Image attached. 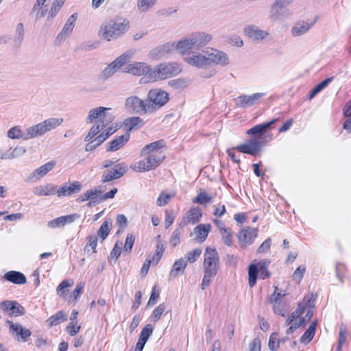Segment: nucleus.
I'll return each instance as SVG.
<instances>
[{
	"label": "nucleus",
	"instance_id": "obj_6",
	"mask_svg": "<svg viewBox=\"0 0 351 351\" xmlns=\"http://www.w3.org/2000/svg\"><path fill=\"white\" fill-rule=\"evenodd\" d=\"M204 256V273L215 276L219 266V255L217 250L207 247Z\"/></svg>",
	"mask_w": 351,
	"mask_h": 351
},
{
	"label": "nucleus",
	"instance_id": "obj_25",
	"mask_svg": "<svg viewBox=\"0 0 351 351\" xmlns=\"http://www.w3.org/2000/svg\"><path fill=\"white\" fill-rule=\"evenodd\" d=\"M174 50L177 51V43H167L152 50L151 54L154 57H161Z\"/></svg>",
	"mask_w": 351,
	"mask_h": 351
},
{
	"label": "nucleus",
	"instance_id": "obj_42",
	"mask_svg": "<svg viewBox=\"0 0 351 351\" xmlns=\"http://www.w3.org/2000/svg\"><path fill=\"white\" fill-rule=\"evenodd\" d=\"M157 0H138L137 8L141 12H147L156 4Z\"/></svg>",
	"mask_w": 351,
	"mask_h": 351
},
{
	"label": "nucleus",
	"instance_id": "obj_57",
	"mask_svg": "<svg viewBox=\"0 0 351 351\" xmlns=\"http://www.w3.org/2000/svg\"><path fill=\"white\" fill-rule=\"evenodd\" d=\"M212 197L209 196L205 192H200L197 196L193 199V203H197L200 204H206L211 202Z\"/></svg>",
	"mask_w": 351,
	"mask_h": 351
},
{
	"label": "nucleus",
	"instance_id": "obj_44",
	"mask_svg": "<svg viewBox=\"0 0 351 351\" xmlns=\"http://www.w3.org/2000/svg\"><path fill=\"white\" fill-rule=\"evenodd\" d=\"M168 85L175 90H182L188 86V82L185 79L178 78L169 80Z\"/></svg>",
	"mask_w": 351,
	"mask_h": 351
},
{
	"label": "nucleus",
	"instance_id": "obj_62",
	"mask_svg": "<svg viewBox=\"0 0 351 351\" xmlns=\"http://www.w3.org/2000/svg\"><path fill=\"white\" fill-rule=\"evenodd\" d=\"M135 237L133 234H128L123 250L125 252L130 253L132 249L133 245L134 243Z\"/></svg>",
	"mask_w": 351,
	"mask_h": 351
},
{
	"label": "nucleus",
	"instance_id": "obj_30",
	"mask_svg": "<svg viewBox=\"0 0 351 351\" xmlns=\"http://www.w3.org/2000/svg\"><path fill=\"white\" fill-rule=\"evenodd\" d=\"M144 125L143 120L138 117H129L123 121V125L129 133L133 130L141 128Z\"/></svg>",
	"mask_w": 351,
	"mask_h": 351
},
{
	"label": "nucleus",
	"instance_id": "obj_35",
	"mask_svg": "<svg viewBox=\"0 0 351 351\" xmlns=\"http://www.w3.org/2000/svg\"><path fill=\"white\" fill-rule=\"evenodd\" d=\"M210 228V224L201 223L194 228V232L197 234V238L202 242L207 238Z\"/></svg>",
	"mask_w": 351,
	"mask_h": 351
},
{
	"label": "nucleus",
	"instance_id": "obj_33",
	"mask_svg": "<svg viewBox=\"0 0 351 351\" xmlns=\"http://www.w3.org/2000/svg\"><path fill=\"white\" fill-rule=\"evenodd\" d=\"M56 162L55 161L48 162L40 167L37 168L33 173L32 177L36 178H41L45 176L48 172L53 169Z\"/></svg>",
	"mask_w": 351,
	"mask_h": 351
},
{
	"label": "nucleus",
	"instance_id": "obj_54",
	"mask_svg": "<svg viewBox=\"0 0 351 351\" xmlns=\"http://www.w3.org/2000/svg\"><path fill=\"white\" fill-rule=\"evenodd\" d=\"M117 71V69L113 66L112 63H110L107 66L101 73L100 77L102 80H107L111 77Z\"/></svg>",
	"mask_w": 351,
	"mask_h": 351
},
{
	"label": "nucleus",
	"instance_id": "obj_63",
	"mask_svg": "<svg viewBox=\"0 0 351 351\" xmlns=\"http://www.w3.org/2000/svg\"><path fill=\"white\" fill-rule=\"evenodd\" d=\"M103 113V115L104 117H106V124H110V123H112L114 118H115V116L112 112V109L111 108H106L105 107V110H104V112Z\"/></svg>",
	"mask_w": 351,
	"mask_h": 351
},
{
	"label": "nucleus",
	"instance_id": "obj_36",
	"mask_svg": "<svg viewBox=\"0 0 351 351\" xmlns=\"http://www.w3.org/2000/svg\"><path fill=\"white\" fill-rule=\"evenodd\" d=\"M66 320V315L64 313L63 311H60L47 319L46 322L49 326L51 327L57 326Z\"/></svg>",
	"mask_w": 351,
	"mask_h": 351
},
{
	"label": "nucleus",
	"instance_id": "obj_40",
	"mask_svg": "<svg viewBox=\"0 0 351 351\" xmlns=\"http://www.w3.org/2000/svg\"><path fill=\"white\" fill-rule=\"evenodd\" d=\"M112 227V221L110 219H106L101 225L97 235L99 239L103 241L108 236L110 228Z\"/></svg>",
	"mask_w": 351,
	"mask_h": 351
},
{
	"label": "nucleus",
	"instance_id": "obj_28",
	"mask_svg": "<svg viewBox=\"0 0 351 351\" xmlns=\"http://www.w3.org/2000/svg\"><path fill=\"white\" fill-rule=\"evenodd\" d=\"M4 278L16 285H24L27 282L25 276L20 271H10L5 274Z\"/></svg>",
	"mask_w": 351,
	"mask_h": 351
},
{
	"label": "nucleus",
	"instance_id": "obj_27",
	"mask_svg": "<svg viewBox=\"0 0 351 351\" xmlns=\"http://www.w3.org/2000/svg\"><path fill=\"white\" fill-rule=\"evenodd\" d=\"M130 134L125 133L120 136H118L109 143V147L107 148V152H114L119 149L123 147L130 139Z\"/></svg>",
	"mask_w": 351,
	"mask_h": 351
},
{
	"label": "nucleus",
	"instance_id": "obj_43",
	"mask_svg": "<svg viewBox=\"0 0 351 351\" xmlns=\"http://www.w3.org/2000/svg\"><path fill=\"white\" fill-rule=\"evenodd\" d=\"M73 285V282H70L68 280H64L56 289V291L58 295L60 297H62L64 299H66V293L68 292L66 290V288H69Z\"/></svg>",
	"mask_w": 351,
	"mask_h": 351
},
{
	"label": "nucleus",
	"instance_id": "obj_26",
	"mask_svg": "<svg viewBox=\"0 0 351 351\" xmlns=\"http://www.w3.org/2000/svg\"><path fill=\"white\" fill-rule=\"evenodd\" d=\"M202 217V213L198 207H192L186 213L183 218V223H191L195 224L199 221Z\"/></svg>",
	"mask_w": 351,
	"mask_h": 351
},
{
	"label": "nucleus",
	"instance_id": "obj_45",
	"mask_svg": "<svg viewBox=\"0 0 351 351\" xmlns=\"http://www.w3.org/2000/svg\"><path fill=\"white\" fill-rule=\"evenodd\" d=\"M84 285L82 283H79L75 287V289L72 292L71 295L70 296V298H66V300H68V302L75 304L81 294L82 293L83 289H84Z\"/></svg>",
	"mask_w": 351,
	"mask_h": 351
},
{
	"label": "nucleus",
	"instance_id": "obj_1",
	"mask_svg": "<svg viewBox=\"0 0 351 351\" xmlns=\"http://www.w3.org/2000/svg\"><path fill=\"white\" fill-rule=\"evenodd\" d=\"M64 121L62 118H49L36 125L27 128L25 131L15 126L8 132V136L12 139L28 140L41 136L60 126Z\"/></svg>",
	"mask_w": 351,
	"mask_h": 351
},
{
	"label": "nucleus",
	"instance_id": "obj_58",
	"mask_svg": "<svg viewBox=\"0 0 351 351\" xmlns=\"http://www.w3.org/2000/svg\"><path fill=\"white\" fill-rule=\"evenodd\" d=\"M306 271V267L304 265H300L293 272L292 278L293 280H296L300 282L303 278L304 274Z\"/></svg>",
	"mask_w": 351,
	"mask_h": 351
},
{
	"label": "nucleus",
	"instance_id": "obj_19",
	"mask_svg": "<svg viewBox=\"0 0 351 351\" xmlns=\"http://www.w3.org/2000/svg\"><path fill=\"white\" fill-rule=\"evenodd\" d=\"M184 60L189 64L199 69H204L209 66L208 56L202 55L199 53L186 57Z\"/></svg>",
	"mask_w": 351,
	"mask_h": 351
},
{
	"label": "nucleus",
	"instance_id": "obj_31",
	"mask_svg": "<svg viewBox=\"0 0 351 351\" xmlns=\"http://www.w3.org/2000/svg\"><path fill=\"white\" fill-rule=\"evenodd\" d=\"M177 51L181 54L194 52L192 43L190 41L189 35L177 42Z\"/></svg>",
	"mask_w": 351,
	"mask_h": 351
},
{
	"label": "nucleus",
	"instance_id": "obj_53",
	"mask_svg": "<svg viewBox=\"0 0 351 351\" xmlns=\"http://www.w3.org/2000/svg\"><path fill=\"white\" fill-rule=\"evenodd\" d=\"M280 346V341L278 339V334L277 332H273L269 340L268 346L271 350H276Z\"/></svg>",
	"mask_w": 351,
	"mask_h": 351
},
{
	"label": "nucleus",
	"instance_id": "obj_37",
	"mask_svg": "<svg viewBox=\"0 0 351 351\" xmlns=\"http://www.w3.org/2000/svg\"><path fill=\"white\" fill-rule=\"evenodd\" d=\"M317 327V321H313L300 338V342L308 343L313 338Z\"/></svg>",
	"mask_w": 351,
	"mask_h": 351
},
{
	"label": "nucleus",
	"instance_id": "obj_52",
	"mask_svg": "<svg viewBox=\"0 0 351 351\" xmlns=\"http://www.w3.org/2000/svg\"><path fill=\"white\" fill-rule=\"evenodd\" d=\"M26 152V149L24 147L17 146L14 149H8L9 158L13 159L23 156Z\"/></svg>",
	"mask_w": 351,
	"mask_h": 351
},
{
	"label": "nucleus",
	"instance_id": "obj_24",
	"mask_svg": "<svg viewBox=\"0 0 351 351\" xmlns=\"http://www.w3.org/2000/svg\"><path fill=\"white\" fill-rule=\"evenodd\" d=\"M76 217V214L61 216L49 221L48 226L51 228L64 226L65 224L73 222Z\"/></svg>",
	"mask_w": 351,
	"mask_h": 351
},
{
	"label": "nucleus",
	"instance_id": "obj_22",
	"mask_svg": "<svg viewBox=\"0 0 351 351\" xmlns=\"http://www.w3.org/2000/svg\"><path fill=\"white\" fill-rule=\"evenodd\" d=\"M76 19L77 14H73L71 16H69L66 23L64 24L62 31L57 36V40H64L66 37L69 36V34L72 32L74 28L75 22L76 21Z\"/></svg>",
	"mask_w": 351,
	"mask_h": 351
},
{
	"label": "nucleus",
	"instance_id": "obj_16",
	"mask_svg": "<svg viewBox=\"0 0 351 351\" xmlns=\"http://www.w3.org/2000/svg\"><path fill=\"white\" fill-rule=\"evenodd\" d=\"M128 171V167L123 163H119L106 173L103 174L101 178L102 182H108L113 180H116L122 177Z\"/></svg>",
	"mask_w": 351,
	"mask_h": 351
},
{
	"label": "nucleus",
	"instance_id": "obj_8",
	"mask_svg": "<svg viewBox=\"0 0 351 351\" xmlns=\"http://www.w3.org/2000/svg\"><path fill=\"white\" fill-rule=\"evenodd\" d=\"M125 108L127 111L134 114L150 113V106L147 105L145 99H141L138 97L132 95L126 98Z\"/></svg>",
	"mask_w": 351,
	"mask_h": 351
},
{
	"label": "nucleus",
	"instance_id": "obj_12",
	"mask_svg": "<svg viewBox=\"0 0 351 351\" xmlns=\"http://www.w3.org/2000/svg\"><path fill=\"white\" fill-rule=\"evenodd\" d=\"M189 37L190 41L192 43L194 51L201 50L212 40V36L204 32H196L192 33L191 34H189Z\"/></svg>",
	"mask_w": 351,
	"mask_h": 351
},
{
	"label": "nucleus",
	"instance_id": "obj_56",
	"mask_svg": "<svg viewBox=\"0 0 351 351\" xmlns=\"http://www.w3.org/2000/svg\"><path fill=\"white\" fill-rule=\"evenodd\" d=\"M174 196L175 193L165 194L164 192H162L156 200V204L158 206H163L166 205L169 201Z\"/></svg>",
	"mask_w": 351,
	"mask_h": 351
},
{
	"label": "nucleus",
	"instance_id": "obj_14",
	"mask_svg": "<svg viewBox=\"0 0 351 351\" xmlns=\"http://www.w3.org/2000/svg\"><path fill=\"white\" fill-rule=\"evenodd\" d=\"M258 236V229L247 227L241 230L238 236L239 241L242 248H245L251 245Z\"/></svg>",
	"mask_w": 351,
	"mask_h": 351
},
{
	"label": "nucleus",
	"instance_id": "obj_49",
	"mask_svg": "<svg viewBox=\"0 0 351 351\" xmlns=\"http://www.w3.org/2000/svg\"><path fill=\"white\" fill-rule=\"evenodd\" d=\"M202 254V250L200 248H195L191 251L187 252L186 258L187 262L190 263H195Z\"/></svg>",
	"mask_w": 351,
	"mask_h": 351
},
{
	"label": "nucleus",
	"instance_id": "obj_47",
	"mask_svg": "<svg viewBox=\"0 0 351 351\" xmlns=\"http://www.w3.org/2000/svg\"><path fill=\"white\" fill-rule=\"evenodd\" d=\"M154 328L152 324H147L141 330L138 340L147 342L153 332Z\"/></svg>",
	"mask_w": 351,
	"mask_h": 351
},
{
	"label": "nucleus",
	"instance_id": "obj_2",
	"mask_svg": "<svg viewBox=\"0 0 351 351\" xmlns=\"http://www.w3.org/2000/svg\"><path fill=\"white\" fill-rule=\"evenodd\" d=\"M130 27L126 19H110L102 23L98 31L100 38L106 41L114 40L121 37Z\"/></svg>",
	"mask_w": 351,
	"mask_h": 351
},
{
	"label": "nucleus",
	"instance_id": "obj_9",
	"mask_svg": "<svg viewBox=\"0 0 351 351\" xmlns=\"http://www.w3.org/2000/svg\"><path fill=\"white\" fill-rule=\"evenodd\" d=\"M264 138L263 136L252 138L245 143L237 145L234 149L243 154L256 156L261 153L264 146Z\"/></svg>",
	"mask_w": 351,
	"mask_h": 351
},
{
	"label": "nucleus",
	"instance_id": "obj_34",
	"mask_svg": "<svg viewBox=\"0 0 351 351\" xmlns=\"http://www.w3.org/2000/svg\"><path fill=\"white\" fill-rule=\"evenodd\" d=\"M187 265V261H185L183 258H179L176 261L173 263V268L169 273L170 278H175L179 275V274H182Z\"/></svg>",
	"mask_w": 351,
	"mask_h": 351
},
{
	"label": "nucleus",
	"instance_id": "obj_23",
	"mask_svg": "<svg viewBox=\"0 0 351 351\" xmlns=\"http://www.w3.org/2000/svg\"><path fill=\"white\" fill-rule=\"evenodd\" d=\"M81 189V184L79 182H74L69 186L64 185L58 189V196L59 197L70 196L73 194L80 192Z\"/></svg>",
	"mask_w": 351,
	"mask_h": 351
},
{
	"label": "nucleus",
	"instance_id": "obj_38",
	"mask_svg": "<svg viewBox=\"0 0 351 351\" xmlns=\"http://www.w3.org/2000/svg\"><path fill=\"white\" fill-rule=\"evenodd\" d=\"M134 52L128 51L116 58L112 63L113 66L117 69H120L123 65L126 64L132 57Z\"/></svg>",
	"mask_w": 351,
	"mask_h": 351
},
{
	"label": "nucleus",
	"instance_id": "obj_41",
	"mask_svg": "<svg viewBox=\"0 0 351 351\" xmlns=\"http://www.w3.org/2000/svg\"><path fill=\"white\" fill-rule=\"evenodd\" d=\"M104 110L105 107L101 106L90 110L88 115L86 119V123H90L95 120H99L101 117V113L104 112Z\"/></svg>",
	"mask_w": 351,
	"mask_h": 351
},
{
	"label": "nucleus",
	"instance_id": "obj_5",
	"mask_svg": "<svg viewBox=\"0 0 351 351\" xmlns=\"http://www.w3.org/2000/svg\"><path fill=\"white\" fill-rule=\"evenodd\" d=\"M144 158L136 162L134 169L138 172L149 171L158 167L165 158L164 154H146Z\"/></svg>",
	"mask_w": 351,
	"mask_h": 351
},
{
	"label": "nucleus",
	"instance_id": "obj_59",
	"mask_svg": "<svg viewBox=\"0 0 351 351\" xmlns=\"http://www.w3.org/2000/svg\"><path fill=\"white\" fill-rule=\"evenodd\" d=\"M103 130L102 128H101L98 125H94L90 129L88 134L85 136L84 141H90L92 138H93L95 136H97L100 131Z\"/></svg>",
	"mask_w": 351,
	"mask_h": 351
},
{
	"label": "nucleus",
	"instance_id": "obj_29",
	"mask_svg": "<svg viewBox=\"0 0 351 351\" xmlns=\"http://www.w3.org/2000/svg\"><path fill=\"white\" fill-rule=\"evenodd\" d=\"M58 192L57 186L52 184H47L34 189V193L38 196H48L55 194L58 195Z\"/></svg>",
	"mask_w": 351,
	"mask_h": 351
},
{
	"label": "nucleus",
	"instance_id": "obj_55",
	"mask_svg": "<svg viewBox=\"0 0 351 351\" xmlns=\"http://www.w3.org/2000/svg\"><path fill=\"white\" fill-rule=\"evenodd\" d=\"M182 231L180 228H176L173 230L171 237L170 239L169 243L170 245L175 247L180 243V237H181Z\"/></svg>",
	"mask_w": 351,
	"mask_h": 351
},
{
	"label": "nucleus",
	"instance_id": "obj_60",
	"mask_svg": "<svg viewBox=\"0 0 351 351\" xmlns=\"http://www.w3.org/2000/svg\"><path fill=\"white\" fill-rule=\"evenodd\" d=\"M24 36V27L23 23H19L16 29V36L14 42L18 44H21Z\"/></svg>",
	"mask_w": 351,
	"mask_h": 351
},
{
	"label": "nucleus",
	"instance_id": "obj_20",
	"mask_svg": "<svg viewBox=\"0 0 351 351\" xmlns=\"http://www.w3.org/2000/svg\"><path fill=\"white\" fill-rule=\"evenodd\" d=\"M315 22L300 21L295 23L291 29V34L293 37H298L309 31L314 25Z\"/></svg>",
	"mask_w": 351,
	"mask_h": 351
},
{
	"label": "nucleus",
	"instance_id": "obj_32",
	"mask_svg": "<svg viewBox=\"0 0 351 351\" xmlns=\"http://www.w3.org/2000/svg\"><path fill=\"white\" fill-rule=\"evenodd\" d=\"M276 119H273L271 121L263 123L262 124L256 125L247 131L248 135H261L265 133L275 122Z\"/></svg>",
	"mask_w": 351,
	"mask_h": 351
},
{
	"label": "nucleus",
	"instance_id": "obj_10",
	"mask_svg": "<svg viewBox=\"0 0 351 351\" xmlns=\"http://www.w3.org/2000/svg\"><path fill=\"white\" fill-rule=\"evenodd\" d=\"M7 324L9 325V332L13 337V338L22 342H27L29 339L32 332L23 327L19 323H13L11 321H7Z\"/></svg>",
	"mask_w": 351,
	"mask_h": 351
},
{
	"label": "nucleus",
	"instance_id": "obj_18",
	"mask_svg": "<svg viewBox=\"0 0 351 351\" xmlns=\"http://www.w3.org/2000/svg\"><path fill=\"white\" fill-rule=\"evenodd\" d=\"M243 32L245 36L254 41L262 40L268 35L267 32L261 29L254 25L245 26Z\"/></svg>",
	"mask_w": 351,
	"mask_h": 351
},
{
	"label": "nucleus",
	"instance_id": "obj_39",
	"mask_svg": "<svg viewBox=\"0 0 351 351\" xmlns=\"http://www.w3.org/2000/svg\"><path fill=\"white\" fill-rule=\"evenodd\" d=\"M134 52L128 51L116 58L112 63L113 66L117 69H120L123 65L126 64L132 57Z\"/></svg>",
	"mask_w": 351,
	"mask_h": 351
},
{
	"label": "nucleus",
	"instance_id": "obj_48",
	"mask_svg": "<svg viewBox=\"0 0 351 351\" xmlns=\"http://www.w3.org/2000/svg\"><path fill=\"white\" fill-rule=\"evenodd\" d=\"M293 0H276L271 6V12H278L281 9L290 4Z\"/></svg>",
	"mask_w": 351,
	"mask_h": 351
},
{
	"label": "nucleus",
	"instance_id": "obj_61",
	"mask_svg": "<svg viewBox=\"0 0 351 351\" xmlns=\"http://www.w3.org/2000/svg\"><path fill=\"white\" fill-rule=\"evenodd\" d=\"M88 243L85 247V251L88 252L90 250L89 247L93 250L94 253L96 252V247L97 244V238L95 236L90 235L87 237Z\"/></svg>",
	"mask_w": 351,
	"mask_h": 351
},
{
	"label": "nucleus",
	"instance_id": "obj_15",
	"mask_svg": "<svg viewBox=\"0 0 351 351\" xmlns=\"http://www.w3.org/2000/svg\"><path fill=\"white\" fill-rule=\"evenodd\" d=\"M208 56L209 66L213 63L216 64H221L223 66L229 64V59L227 54L223 51L210 49L206 51Z\"/></svg>",
	"mask_w": 351,
	"mask_h": 351
},
{
	"label": "nucleus",
	"instance_id": "obj_7",
	"mask_svg": "<svg viewBox=\"0 0 351 351\" xmlns=\"http://www.w3.org/2000/svg\"><path fill=\"white\" fill-rule=\"evenodd\" d=\"M146 100L147 105L150 106V113H152L168 102L169 95L160 89H152L149 91Z\"/></svg>",
	"mask_w": 351,
	"mask_h": 351
},
{
	"label": "nucleus",
	"instance_id": "obj_11",
	"mask_svg": "<svg viewBox=\"0 0 351 351\" xmlns=\"http://www.w3.org/2000/svg\"><path fill=\"white\" fill-rule=\"evenodd\" d=\"M152 68L143 62H135L128 64L124 69V72L131 73L134 75H143L148 82H151L149 74H151Z\"/></svg>",
	"mask_w": 351,
	"mask_h": 351
},
{
	"label": "nucleus",
	"instance_id": "obj_51",
	"mask_svg": "<svg viewBox=\"0 0 351 351\" xmlns=\"http://www.w3.org/2000/svg\"><path fill=\"white\" fill-rule=\"evenodd\" d=\"M166 306L164 303L160 304L153 311L152 315L151 316L152 320L154 322H158L160 317L162 314L165 311Z\"/></svg>",
	"mask_w": 351,
	"mask_h": 351
},
{
	"label": "nucleus",
	"instance_id": "obj_64",
	"mask_svg": "<svg viewBox=\"0 0 351 351\" xmlns=\"http://www.w3.org/2000/svg\"><path fill=\"white\" fill-rule=\"evenodd\" d=\"M250 351H261V343L259 338H255L249 345Z\"/></svg>",
	"mask_w": 351,
	"mask_h": 351
},
{
	"label": "nucleus",
	"instance_id": "obj_13",
	"mask_svg": "<svg viewBox=\"0 0 351 351\" xmlns=\"http://www.w3.org/2000/svg\"><path fill=\"white\" fill-rule=\"evenodd\" d=\"M0 307L3 311L14 317L21 316L25 313L24 307L16 301H3L0 303Z\"/></svg>",
	"mask_w": 351,
	"mask_h": 351
},
{
	"label": "nucleus",
	"instance_id": "obj_21",
	"mask_svg": "<svg viewBox=\"0 0 351 351\" xmlns=\"http://www.w3.org/2000/svg\"><path fill=\"white\" fill-rule=\"evenodd\" d=\"M165 146L164 140L160 139L146 145L141 150V156H145L146 154H164L160 149Z\"/></svg>",
	"mask_w": 351,
	"mask_h": 351
},
{
	"label": "nucleus",
	"instance_id": "obj_4",
	"mask_svg": "<svg viewBox=\"0 0 351 351\" xmlns=\"http://www.w3.org/2000/svg\"><path fill=\"white\" fill-rule=\"evenodd\" d=\"M270 261L263 259L257 264H250L248 267V284L250 287H254L256 284L258 274L260 273V278L266 279L270 277L271 274L267 270Z\"/></svg>",
	"mask_w": 351,
	"mask_h": 351
},
{
	"label": "nucleus",
	"instance_id": "obj_17",
	"mask_svg": "<svg viewBox=\"0 0 351 351\" xmlns=\"http://www.w3.org/2000/svg\"><path fill=\"white\" fill-rule=\"evenodd\" d=\"M264 95L265 93H256L251 95H242L236 99V105L243 108L250 107L254 105Z\"/></svg>",
	"mask_w": 351,
	"mask_h": 351
},
{
	"label": "nucleus",
	"instance_id": "obj_50",
	"mask_svg": "<svg viewBox=\"0 0 351 351\" xmlns=\"http://www.w3.org/2000/svg\"><path fill=\"white\" fill-rule=\"evenodd\" d=\"M220 234L223 243L228 246H231L232 245V232L231 229L229 228L224 229Z\"/></svg>",
	"mask_w": 351,
	"mask_h": 351
},
{
	"label": "nucleus",
	"instance_id": "obj_46",
	"mask_svg": "<svg viewBox=\"0 0 351 351\" xmlns=\"http://www.w3.org/2000/svg\"><path fill=\"white\" fill-rule=\"evenodd\" d=\"M89 191H92L93 195L92 198H90V202H89V205L91 204H97L103 200L102 198V193L103 190L101 189V186L94 188L93 189H90Z\"/></svg>",
	"mask_w": 351,
	"mask_h": 351
},
{
	"label": "nucleus",
	"instance_id": "obj_3",
	"mask_svg": "<svg viewBox=\"0 0 351 351\" xmlns=\"http://www.w3.org/2000/svg\"><path fill=\"white\" fill-rule=\"evenodd\" d=\"M181 71L182 68L178 63H161L152 68V73L149 74L150 80L151 82H155L169 78L179 74Z\"/></svg>",
	"mask_w": 351,
	"mask_h": 351
}]
</instances>
